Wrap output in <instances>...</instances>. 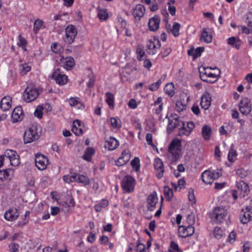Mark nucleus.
<instances>
[{
    "mask_svg": "<svg viewBox=\"0 0 252 252\" xmlns=\"http://www.w3.org/2000/svg\"><path fill=\"white\" fill-rule=\"evenodd\" d=\"M19 38V42L17 44L19 46L26 45L27 43V40L24 37H23L21 35H19L18 36Z\"/></svg>",
    "mask_w": 252,
    "mask_h": 252,
    "instance_id": "nucleus-61",
    "label": "nucleus"
},
{
    "mask_svg": "<svg viewBox=\"0 0 252 252\" xmlns=\"http://www.w3.org/2000/svg\"><path fill=\"white\" fill-rule=\"evenodd\" d=\"M52 77L55 80L56 83L60 85L65 84L67 82V76L61 71L60 69H56L52 74Z\"/></svg>",
    "mask_w": 252,
    "mask_h": 252,
    "instance_id": "nucleus-12",
    "label": "nucleus"
},
{
    "mask_svg": "<svg viewBox=\"0 0 252 252\" xmlns=\"http://www.w3.org/2000/svg\"><path fill=\"white\" fill-rule=\"evenodd\" d=\"M60 63L66 70L72 69L75 65L74 60L70 56L66 58L63 57L61 59Z\"/></svg>",
    "mask_w": 252,
    "mask_h": 252,
    "instance_id": "nucleus-17",
    "label": "nucleus"
},
{
    "mask_svg": "<svg viewBox=\"0 0 252 252\" xmlns=\"http://www.w3.org/2000/svg\"><path fill=\"white\" fill-rule=\"evenodd\" d=\"M202 179L206 184H211L215 180L214 172L209 170H206L202 174Z\"/></svg>",
    "mask_w": 252,
    "mask_h": 252,
    "instance_id": "nucleus-23",
    "label": "nucleus"
},
{
    "mask_svg": "<svg viewBox=\"0 0 252 252\" xmlns=\"http://www.w3.org/2000/svg\"><path fill=\"white\" fill-rule=\"evenodd\" d=\"M194 232V228L190 225L188 226H179L180 236L182 238H186L188 236H191Z\"/></svg>",
    "mask_w": 252,
    "mask_h": 252,
    "instance_id": "nucleus-16",
    "label": "nucleus"
},
{
    "mask_svg": "<svg viewBox=\"0 0 252 252\" xmlns=\"http://www.w3.org/2000/svg\"><path fill=\"white\" fill-rule=\"evenodd\" d=\"M72 131L76 135H80L83 133V131L81 128L77 127L76 126H73Z\"/></svg>",
    "mask_w": 252,
    "mask_h": 252,
    "instance_id": "nucleus-58",
    "label": "nucleus"
},
{
    "mask_svg": "<svg viewBox=\"0 0 252 252\" xmlns=\"http://www.w3.org/2000/svg\"><path fill=\"white\" fill-rule=\"evenodd\" d=\"M106 144L105 147H108L109 150L112 151L116 149L119 146V142L117 139L113 137H110L109 139L105 141Z\"/></svg>",
    "mask_w": 252,
    "mask_h": 252,
    "instance_id": "nucleus-25",
    "label": "nucleus"
},
{
    "mask_svg": "<svg viewBox=\"0 0 252 252\" xmlns=\"http://www.w3.org/2000/svg\"><path fill=\"white\" fill-rule=\"evenodd\" d=\"M170 247L172 250L177 251L178 252H183L178 246V245L174 241H172L170 244Z\"/></svg>",
    "mask_w": 252,
    "mask_h": 252,
    "instance_id": "nucleus-62",
    "label": "nucleus"
},
{
    "mask_svg": "<svg viewBox=\"0 0 252 252\" xmlns=\"http://www.w3.org/2000/svg\"><path fill=\"white\" fill-rule=\"evenodd\" d=\"M211 98L209 94H203L200 102L201 107L204 110L208 109L211 105Z\"/></svg>",
    "mask_w": 252,
    "mask_h": 252,
    "instance_id": "nucleus-24",
    "label": "nucleus"
},
{
    "mask_svg": "<svg viewBox=\"0 0 252 252\" xmlns=\"http://www.w3.org/2000/svg\"><path fill=\"white\" fill-rule=\"evenodd\" d=\"M42 24L43 21L39 19H38L34 22L33 25V31L35 33H36L38 31Z\"/></svg>",
    "mask_w": 252,
    "mask_h": 252,
    "instance_id": "nucleus-46",
    "label": "nucleus"
},
{
    "mask_svg": "<svg viewBox=\"0 0 252 252\" xmlns=\"http://www.w3.org/2000/svg\"><path fill=\"white\" fill-rule=\"evenodd\" d=\"M237 189L242 191L246 194H247L250 191L249 185L247 183L243 181H240L236 183Z\"/></svg>",
    "mask_w": 252,
    "mask_h": 252,
    "instance_id": "nucleus-28",
    "label": "nucleus"
},
{
    "mask_svg": "<svg viewBox=\"0 0 252 252\" xmlns=\"http://www.w3.org/2000/svg\"><path fill=\"white\" fill-rule=\"evenodd\" d=\"M233 144H232L228 154V159L230 162L234 161L233 158H235L237 155L236 151L233 149Z\"/></svg>",
    "mask_w": 252,
    "mask_h": 252,
    "instance_id": "nucleus-39",
    "label": "nucleus"
},
{
    "mask_svg": "<svg viewBox=\"0 0 252 252\" xmlns=\"http://www.w3.org/2000/svg\"><path fill=\"white\" fill-rule=\"evenodd\" d=\"M189 200L193 203H196V199L194 194V190L192 188H190L189 190Z\"/></svg>",
    "mask_w": 252,
    "mask_h": 252,
    "instance_id": "nucleus-48",
    "label": "nucleus"
},
{
    "mask_svg": "<svg viewBox=\"0 0 252 252\" xmlns=\"http://www.w3.org/2000/svg\"><path fill=\"white\" fill-rule=\"evenodd\" d=\"M110 123L111 126L114 128H120L121 126V125L120 124V122L115 118H111L110 119Z\"/></svg>",
    "mask_w": 252,
    "mask_h": 252,
    "instance_id": "nucleus-51",
    "label": "nucleus"
},
{
    "mask_svg": "<svg viewBox=\"0 0 252 252\" xmlns=\"http://www.w3.org/2000/svg\"><path fill=\"white\" fill-rule=\"evenodd\" d=\"M89 81L87 83V86L89 88H92L94 86L95 78L92 72H91L88 75Z\"/></svg>",
    "mask_w": 252,
    "mask_h": 252,
    "instance_id": "nucleus-45",
    "label": "nucleus"
},
{
    "mask_svg": "<svg viewBox=\"0 0 252 252\" xmlns=\"http://www.w3.org/2000/svg\"><path fill=\"white\" fill-rule=\"evenodd\" d=\"M145 9L144 6L140 4H137L133 9L132 14L136 20H139L145 13Z\"/></svg>",
    "mask_w": 252,
    "mask_h": 252,
    "instance_id": "nucleus-21",
    "label": "nucleus"
},
{
    "mask_svg": "<svg viewBox=\"0 0 252 252\" xmlns=\"http://www.w3.org/2000/svg\"><path fill=\"white\" fill-rule=\"evenodd\" d=\"M181 146V141L179 139H175L170 143L168 147V152L173 157V158H176L179 157V155L176 153V151L179 147Z\"/></svg>",
    "mask_w": 252,
    "mask_h": 252,
    "instance_id": "nucleus-14",
    "label": "nucleus"
},
{
    "mask_svg": "<svg viewBox=\"0 0 252 252\" xmlns=\"http://www.w3.org/2000/svg\"><path fill=\"white\" fill-rule=\"evenodd\" d=\"M5 156L10 161L11 165L16 166L20 164L19 156L16 151L7 150L5 152Z\"/></svg>",
    "mask_w": 252,
    "mask_h": 252,
    "instance_id": "nucleus-11",
    "label": "nucleus"
},
{
    "mask_svg": "<svg viewBox=\"0 0 252 252\" xmlns=\"http://www.w3.org/2000/svg\"><path fill=\"white\" fill-rule=\"evenodd\" d=\"M171 117L172 119H169L167 127V132L169 134L171 133L175 128L180 126L182 121L176 114L171 115Z\"/></svg>",
    "mask_w": 252,
    "mask_h": 252,
    "instance_id": "nucleus-9",
    "label": "nucleus"
},
{
    "mask_svg": "<svg viewBox=\"0 0 252 252\" xmlns=\"http://www.w3.org/2000/svg\"><path fill=\"white\" fill-rule=\"evenodd\" d=\"M237 175L241 178L245 177L247 175V172L243 169H238L236 171Z\"/></svg>",
    "mask_w": 252,
    "mask_h": 252,
    "instance_id": "nucleus-60",
    "label": "nucleus"
},
{
    "mask_svg": "<svg viewBox=\"0 0 252 252\" xmlns=\"http://www.w3.org/2000/svg\"><path fill=\"white\" fill-rule=\"evenodd\" d=\"M131 164L135 171H137L140 169V159L135 157L131 162Z\"/></svg>",
    "mask_w": 252,
    "mask_h": 252,
    "instance_id": "nucleus-44",
    "label": "nucleus"
},
{
    "mask_svg": "<svg viewBox=\"0 0 252 252\" xmlns=\"http://www.w3.org/2000/svg\"><path fill=\"white\" fill-rule=\"evenodd\" d=\"M39 93L37 89L31 85L27 87L24 94V97L27 102H30L36 99Z\"/></svg>",
    "mask_w": 252,
    "mask_h": 252,
    "instance_id": "nucleus-5",
    "label": "nucleus"
},
{
    "mask_svg": "<svg viewBox=\"0 0 252 252\" xmlns=\"http://www.w3.org/2000/svg\"><path fill=\"white\" fill-rule=\"evenodd\" d=\"M180 127L179 128L178 135L183 136L184 135L189 136L190 133L189 131L185 127V123L183 121H181Z\"/></svg>",
    "mask_w": 252,
    "mask_h": 252,
    "instance_id": "nucleus-34",
    "label": "nucleus"
},
{
    "mask_svg": "<svg viewBox=\"0 0 252 252\" xmlns=\"http://www.w3.org/2000/svg\"><path fill=\"white\" fill-rule=\"evenodd\" d=\"M24 114L21 106L16 107L12 113L11 121L15 123L21 121L23 118Z\"/></svg>",
    "mask_w": 252,
    "mask_h": 252,
    "instance_id": "nucleus-15",
    "label": "nucleus"
},
{
    "mask_svg": "<svg viewBox=\"0 0 252 252\" xmlns=\"http://www.w3.org/2000/svg\"><path fill=\"white\" fill-rule=\"evenodd\" d=\"M204 47H199L196 49L194 51V53L193 55V57L194 59H196L198 57H200L201 55V53L204 51Z\"/></svg>",
    "mask_w": 252,
    "mask_h": 252,
    "instance_id": "nucleus-47",
    "label": "nucleus"
},
{
    "mask_svg": "<svg viewBox=\"0 0 252 252\" xmlns=\"http://www.w3.org/2000/svg\"><path fill=\"white\" fill-rule=\"evenodd\" d=\"M76 178V174L73 173V174L71 176L64 175L63 177V179L65 183H70V182H75Z\"/></svg>",
    "mask_w": 252,
    "mask_h": 252,
    "instance_id": "nucleus-43",
    "label": "nucleus"
},
{
    "mask_svg": "<svg viewBox=\"0 0 252 252\" xmlns=\"http://www.w3.org/2000/svg\"><path fill=\"white\" fill-rule=\"evenodd\" d=\"M160 46V42L158 38L154 37L150 39L146 45L147 53L151 56H158L159 54Z\"/></svg>",
    "mask_w": 252,
    "mask_h": 252,
    "instance_id": "nucleus-2",
    "label": "nucleus"
},
{
    "mask_svg": "<svg viewBox=\"0 0 252 252\" xmlns=\"http://www.w3.org/2000/svg\"><path fill=\"white\" fill-rule=\"evenodd\" d=\"M76 180L75 182H78L80 183H82L85 185H87L89 184V179L88 177L83 175L77 174H76Z\"/></svg>",
    "mask_w": 252,
    "mask_h": 252,
    "instance_id": "nucleus-37",
    "label": "nucleus"
},
{
    "mask_svg": "<svg viewBox=\"0 0 252 252\" xmlns=\"http://www.w3.org/2000/svg\"><path fill=\"white\" fill-rule=\"evenodd\" d=\"M214 234L217 239H220L222 236V230L221 228L216 227L214 229Z\"/></svg>",
    "mask_w": 252,
    "mask_h": 252,
    "instance_id": "nucleus-52",
    "label": "nucleus"
},
{
    "mask_svg": "<svg viewBox=\"0 0 252 252\" xmlns=\"http://www.w3.org/2000/svg\"><path fill=\"white\" fill-rule=\"evenodd\" d=\"M164 193L165 198L168 201H170L173 196V191L172 189L168 186H165L164 188Z\"/></svg>",
    "mask_w": 252,
    "mask_h": 252,
    "instance_id": "nucleus-36",
    "label": "nucleus"
},
{
    "mask_svg": "<svg viewBox=\"0 0 252 252\" xmlns=\"http://www.w3.org/2000/svg\"><path fill=\"white\" fill-rule=\"evenodd\" d=\"M243 213L240 216V221L243 224H246L252 220V209L249 206H246L245 209L242 210Z\"/></svg>",
    "mask_w": 252,
    "mask_h": 252,
    "instance_id": "nucleus-13",
    "label": "nucleus"
},
{
    "mask_svg": "<svg viewBox=\"0 0 252 252\" xmlns=\"http://www.w3.org/2000/svg\"><path fill=\"white\" fill-rule=\"evenodd\" d=\"M66 36L64 41L67 44H71L73 42L77 35V31L76 28L73 25H69L65 29Z\"/></svg>",
    "mask_w": 252,
    "mask_h": 252,
    "instance_id": "nucleus-7",
    "label": "nucleus"
},
{
    "mask_svg": "<svg viewBox=\"0 0 252 252\" xmlns=\"http://www.w3.org/2000/svg\"><path fill=\"white\" fill-rule=\"evenodd\" d=\"M152 134L150 133H148L147 134L146 136V139L148 144L152 146L153 147V149L155 148L157 149V147L152 142Z\"/></svg>",
    "mask_w": 252,
    "mask_h": 252,
    "instance_id": "nucleus-53",
    "label": "nucleus"
},
{
    "mask_svg": "<svg viewBox=\"0 0 252 252\" xmlns=\"http://www.w3.org/2000/svg\"><path fill=\"white\" fill-rule=\"evenodd\" d=\"M61 203L65 208H69L70 206L74 207L75 205V202L73 198L70 196H66Z\"/></svg>",
    "mask_w": 252,
    "mask_h": 252,
    "instance_id": "nucleus-31",
    "label": "nucleus"
},
{
    "mask_svg": "<svg viewBox=\"0 0 252 252\" xmlns=\"http://www.w3.org/2000/svg\"><path fill=\"white\" fill-rule=\"evenodd\" d=\"M217 69L218 73H213L209 71V68H203L204 72L200 71V77L201 79L206 82L214 83L216 81L218 77L220 76V71L219 69L215 67Z\"/></svg>",
    "mask_w": 252,
    "mask_h": 252,
    "instance_id": "nucleus-3",
    "label": "nucleus"
},
{
    "mask_svg": "<svg viewBox=\"0 0 252 252\" xmlns=\"http://www.w3.org/2000/svg\"><path fill=\"white\" fill-rule=\"evenodd\" d=\"M186 104H183L181 101H177L176 103V110L178 112L183 111L185 109Z\"/></svg>",
    "mask_w": 252,
    "mask_h": 252,
    "instance_id": "nucleus-54",
    "label": "nucleus"
},
{
    "mask_svg": "<svg viewBox=\"0 0 252 252\" xmlns=\"http://www.w3.org/2000/svg\"><path fill=\"white\" fill-rule=\"evenodd\" d=\"M97 16L101 20H105L108 18V14L107 10L105 8H98Z\"/></svg>",
    "mask_w": 252,
    "mask_h": 252,
    "instance_id": "nucleus-35",
    "label": "nucleus"
},
{
    "mask_svg": "<svg viewBox=\"0 0 252 252\" xmlns=\"http://www.w3.org/2000/svg\"><path fill=\"white\" fill-rule=\"evenodd\" d=\"M239 110L243 115H248L252 111L250 100L247 97L243 98L239 103Z\"/></svg>",
    "mask_w": 252,
    "mask_h": 252,
    "instance_id": "nucleus-10",
    "label": "nucleus"
},
{
    "mask_svg": "<svg viewBox=\"0 0 252 252\" xmlns=\"http://www.w3.org/2000/svg\"><path fill=\"white\" fill-rule=\"evenodd\" d=\"M19 216L18 210L16 208H10L4 214V218L8 221L16 220Z\"/></svg>",
    "mask_w": 252,
    "mask_h": 252,
    "instance_id": "nucleus-19",
    "label": "nucleus"
},
{
    "mask_svg": "<svg viewBox=\"0 0 252 252\" xmlns=\"http://www.w3.org/2000/svg\"><path fill=\"white\" fill-rule=\"evenodd\" d=\"M239 42V40L236 41V38L234 37H231L228 39V43L237 49H239L240 46Z\"/></svg>",
    "mask_w": 252,
    "mask_h": 252,
    "instance_id": "nucleus-41",
    "label": "nucleus"
},
{
    "mask_svg": "<svg viewBox=\"0 0 252 252\" xmlns=\"http://www.w3.org/2000/svg\"><path fill=\"white\" fill-rule=\"evenodd\" d=\"M160 19L158 15L150 18L148 23L149 29L151 31H156L159 28Z\"/></svg>",
    "mask_w": 252,
    "mask_h": 252,
    "instance_id": "nucleus-20",
    "label": "nucleus"
},
{
    "mask_svg": "<svg viewBox=\"0 0 252 252\" xmlns=\"http://www.w3.org/2000/svg\"><path fill=\"white\" fill-rule=\"evenodd\" d=\"M181 25L177 22H174L172 28H167L168 32L172 33L175 37H177L179 35V30Z\"/></svg>",
    "mask_w": 252,
    "mask_h": 252,
    "instance_id": "nucleus-30",
    "label": "nucleus"
},
{
    "mask_svg": "<svg viewBox=\"0 0 252 252\" xmlns=\"http://www.w3.org/2000/svg\"><path fill=\"white\" fill-rule=\"evenodd\" d=\"M247 21L249 27L252 26V12L248 14Z\"/></svg>",
    "mask_w": 252,
    "mask_h": 252,
    "instance_id": "nucleus-64",
    "label": "nucleus"
},
{
    "mask_svg": "<svg viewBox=\"0 0 252 252\" xmlns=\"http://www.w3.org/2000/svg\"><path fill=\"white\" fill-rule=\"evenodd\" d=\"M136 53L138 55V59L139 61H141L145 55L143 47L141 45H138L136 49Z\"/></svg>",
    "mask_w": 252,
    "mask_h": 252,
    "instance_id": "nucleus-40",
    "label": "nucleus"
},
{
    "mask_svg": "<svg viewBox=\"0 0 252 252\" xmlns=\"http://www.w3.org/2000/svg\"><path fill=\"white\" fill-rule=\"evenodd\" d=\"M187 221L189 224V225H192L194 224L195 222V217L194 215L192 214L188 215Z\"/></svg>",
    "mask_w": 252,
    "mask_h": 252,
    "instance_id": "nucleus-59",
    "label": "nucleus"
},
{
    "mask_svg": "<svg viewBox=\"0 0 252 252\" xmlns=\"http://www.w3.org/2000/svg\"><path fill=\"white\" fill-rule=\"evenodd\" d=\"M35 162L37 168L39 170H43L46 168L48 164V159L45 156L38 153L35 155Z\"/></svg>",
    "mask_w": 252,
    "mask_h": 252,
    "instance_id": "nucleus-8",
    "label": "nucleus"
},
{
    "mask_svg": "<svg viewBox=\"0 0 252 252\" xmlns=\"http://www.w3.org/2000/svg\"><path fill=\"white\" fill-rule=\"evenodd\" d=\"M227 212L223 207H216L210 214L211 220L217 223H222L224 220Z\"/></svg>",
    "mask_w": 252,
    "mask_h": 252,
    "instance_id": "nucleus-1",
    "label": "nucleus"
},
{
    "mask_svg": "<svg viewBox=\"0 0 252 252\" xmlns=\"http://www.w3.org/2000/svg\"><path fill=\"white\" fill-rule=\"evenodd\" d=\"M31 66L27 64H24L22 65L20 73L22 75H25L27 72L31 70Z\"/></svg>",
    "mask_w": 252,
    "mask_h": 252,
    "instance_id": "nucleus-55",
    "label": "nucleus"
},
{
    "mask_svg": "<svg viewBox=\"0 0 252 252\" xmlns=\"http://www.w3.org/2000/svg\"><path fill=\"white\" fill-rule=\"evenodd\" d=\"M135 180L131 176H126L122 180V187L123 189L127 192H130L134 189Z\"/></svg>",
    "mask_w": 252,
    "mask_h": 252,
    "instance_id": "nucleus-6",
    "label": "nucleus"
},
{
    "mask_svg": "<svg viewBox=\"0 0 252 252\" xmlns=\"http://www.w3.org/2000/svg\"><path fill=\"white\" fill-rule=\"evenodd\" d=\"M95 150L93 147H89L86 149L85 151L82 158L87 161H91L92 160V157L94 154Z\"/></svg>",
    "mask_w": 252,
    "mask_h": 252,
    "instance_id": "nucleus-29",
    "label": "nucleus"
},
{
    "mask_svg": "<svg viewBox=\"0 0 252 252\" xmlns=\"http://www.w3.org/2000/svg\"><path fill=\"white\" fill-rule=\"evenodd\" d=\"M10 252H18L19 246L18 244L13 243L9 245Z\"/></svg>",
    "mask_w": 252,
    "mask_h": 252,
    "instance_id": "nucleus-56",
    "label": "nucleus"
},
{
    "mask_svg": "<svg viewBox=\"0 0 252 252\" xmlns=\"http://www.w3.org/2000/svg\"><path fill=\"white\" fill-rule=\"evenodd\" d=\"M160 84L161 81L160 80H158L157 82L153 83L150 86L149 89L152 91H156L159 88Z\"/></svg>",
    "mask_w": 252,
    "mask_h": 252,
    "instance_id": "nucleus-57",
    "label": "nucleus"
},
{
    "mask_svg": "<svg viewBox=\"0 0 252 252\" xmlns=\"http://www.w3.org/2000/svg\"><path fill=\"white\" fill-rule=\"evenodd\" d=\"M200 40L207 43H210L212 41V36L211 34L208 33L205 29H204L200 37Z\"/></svg>",
    "mask_w": 252,
    "mask_h": 252,
    "instance_id": "nucleus-33",
    "label": "nucleus"
},
{
    "mask_svg": "<svg viewBox=\"0 0 252 252\" xmlns=\"http://www.w3.org/2000/svg\"><path fill=\"white\" fill-rule=\"evenodd\" d=\"M39 134L37 132L36 127L32 126L25 131L24 135V143H30L36 141L39 138Z\"/></svg>",
    "mask_w": 252,
    "mask_h": 252,
    "instance_id": "nucleus-4",
    "label": "nucleus"
},
{
    "mask_svg": "<svg viewBox=\"0 0 252 252\" xmlns=\"http://www.w3.org/2000/svg\"><path fill=\"white\" fill-rule=\"evenodd\" d=\"M121 158H123L126 162H127L130 158V154L129 151H124L122 152Z\"/></svg>",
    "mask_w": 252,
    "mask_h": 252,
    "instance_id": "nucleus-50",
    "label": "nucleus"
},
{
    "mask_svg": "<svg viewBox=\"0 0 252 252\" xmlns=\"http://www.w3.org/2000/svg\"><path fill=\"white\" fill-rule=\"evenodd\" d=\"M158 202V199L157 196L156 192H155L149 195L147 199L148 204L147 206L148 210L150 211L154 210L156 208V206Z\"/></svg>",
    "mask_w": 252,
    "mask_h": 252,
    "instance_id": "nucleus-18",
    "label": "nucleus"
},
{
    "mask_svg": "<svg viewBox=\"0 0 252 252\" xmlns=\"http://www.w3.org/2000/svg\"><path fill=\"white\" fill-rule=\"evenodd\" d=\"M173 84H167L164 89V92L168 95L172 96L174 94V91H173Z\"/></svg>",
    "mask_w": 252,
    "mask_h": 252,
    "instance_id": "nucleus-42",
    "label": "nucleus"
},
{
    "mask_svg": "<svg viewBox=\"0 0 252 252\" xmlns=\"http://www.w3.org/2000/svg\"><path fill=\"white\" fill-rule=\"evenodd\" d=\"M106 101L111 108H113L114 107V95L110 93L107 92L106 93Z\"/></svg>",
    "mask_w": 252,
    "mask_h": 252,
    "instance_id": "nucleus-38",
    "label": "nucleus"
},
{
    "mask_svg": "<svg viewBox=\"0 0 252 252\" xmlns=\"http://www.w3.org/2000/svg\"><path fill=\"white\" fill-rule=\"evenodd\" d=\"M51 49L54 52L56 53H60L63 50V48L61 47V46L56 43H54L51 46Z\"/></svg>",
    "mask_w": 252,
    "mask_h": 252,
    "instance_id": "nucleus-49",
    "label": "nucleus"
},
{
    "mask_svg": "<svg viewBox=\"0 0 252 252\" xmlns=\"http://www.w3.org/2000/svg\"><path fill=\"white\" fill-rule=\"evenodd\" d=\"M69 103L71 106H76L78 104H80V106H77L79 109H83L85 107L84 104L80 101L79 98L71 97L69 99Z\"/></svg>",
    "mask_w": 252,
    "mask_h": 252,
    "instance_id": "nucleus-32",
    "label": "nucleus"
},
{
    "mask_svg": "<svg viewBox=\"0 0 252 252\" xmlns=\"http://www.w3.org/2000/svg\"><path fill=\"white\" fill-rule=\"evenodd\" d=\"M202 135L205 140L210 139L212 134V129L210 126L205 125L202 128Z\"/></svg>",
    "mask_w": 252,
    "mask_h": 252,
    "instance_id": "nucleus-27",
    "label": "nucleus"
},
{
    "mask_svg": "<svg viewBox=\"0 0 252 252\" xmlns=\"http://www.w3.org/2000/svg\"><path fill=\"white\" fill-rule=\"evenodd\" d=\"M11 99L9 96L4 97L0 102V107L3 111H7L11 106Z\"/></svg>",
    "mask_w": 252,
    "mask_h": 252,
    "instance_id": "nucleus-26",
    "label": "nucleus"
},
{
    "mask_svg": "<svg viewBox=\"0 0 252 252\" xmlns=\"http://www.w3.org/2000/svg\"><path fill=\"white\" fill-rule=\"evenodd\" d=\"M154 167L156 170L158 172V178L160 179L162 177L164 171L163 163L161 159L158 158L155 159Z\"/></svg>",
    "mask_w": 252,
    "mask_h": 252,
    "instance_id": "nucleus-22",
    "label": "nucleus"
},
{
    "mask_svg": "<svg viewBox=\"0 0 252 252\" xmlns=\"http://www.w3.org/2000/svg\"><path fill=\"white\" fill-rule=\"evenodd\" d=\"M128 106L132 109H135L137 107V104L134 99H130L128 103Z\"/></svg>",
    "mask_w": 252,
    "mask_h": 252,
    "instance_id": "nucleus-63",
    "label": "nucleus"
}]
</instances>
